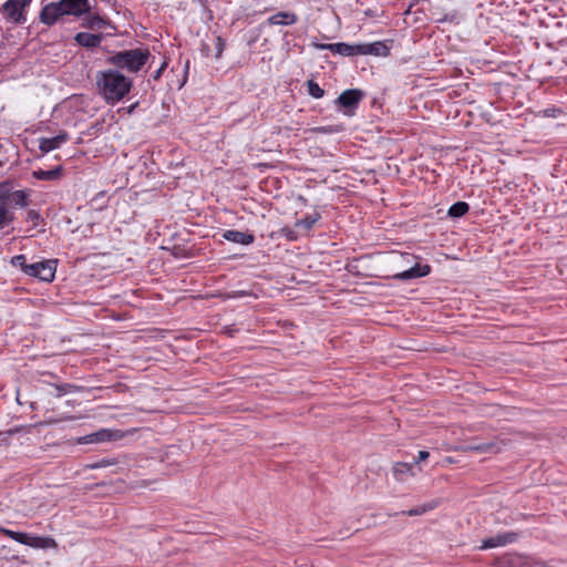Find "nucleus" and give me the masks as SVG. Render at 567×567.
<instances>
[{
    "label": "nucleus",
    "instance_id": "12",
    "mask_svg": "<svg viewBox=\"0 0 567 567\" xmlns=\"http://www.w3.org/2000/svg\"><path fill=\"white\" fill-rule=\"evenodd\" d=\"M518 538V534L515 532L499 533L493 537L483 540L481 549L494 548L498 546H505L514 543Z\"/></svg>",
    "mask_w": 567,
    "mask_h": 567
},
{
    "label": "nucleus",
    "instance_id": "10",
    "mask_svg": "<svg viewBox=\"0 0 567 567\" xmlns=\"http://www.w3.org/2000/svg\"><path fill=\"white\" fill-rule=\"evenodd\" d=\"M316 49L319 50H328L334 54H339L342 56H355L357 54V44H349L344 42L338 43H313Z\"/></svg>",
    "mask_w": 567,
    "mask_h": 567
},
{
    "label": "nucleus",
    "instance_id": "41",
    "mask_svg": "<svg viewBox=\"0 0 567 567\" xmlns=\"http://www.w3.org/2000/svg\"><path fill=\"white\" fill-rule=\"evenodd\" d=\"M202 52L204 55L208 56L209 55V45L207 43H203L202 44Z\"/></svg>",
    "mask_w": 567,
    "mask_h": 567
},
{
    "label": "nucleus",
    "instance_id": "5",
    "mask_svg": "<svg viewBox=\"0 0 567 567\" xmlns=\"http://www.w3.org/2000/svg\"><path fill=\"white\" fill-rule=\"evenodd\" d=\"M31 0H7L1 8L7 20L23 24L27 21L24 9L30 4Z\"/></svg>",
    "mask_w": 567,
    "mask_h": 567
},
{
    "label": "nucleus",
    "instance_id": "27",
    "mask_svg": "<svg viewBox=\"0 0 567 567\" xmlns=\"http://www.w3.org/2000/svg\"><path fill=\"white\" fill-rule=\"evenodd\" d=\"M436 506H437L436 502H431V503H426L424 505L414 507L412 509H409L406 512H402V514L408 515V516H419V515H423V514L434 509Z\"/></svg>",
    "mask_w": 567,
    "mask_h": 567
},
{
    "label": "nucleus",
    "instance_id": "42",
    "mask_svg": "<svg viewBox=\"0 0 567 567\" xmlns=\"http://www.w3.org/2000/svg\"><path fill=\"white\" fill-rule=\"evenodd\" d=\"M400 257H401V259H404L408 262L410 261L411 258H413V256L410 254H401Z\"/></svg>",
    "mask_w": 567,
    "mask_h": 567
},
{
    "label": "nucleus",
    "instance_id": "9",
    "mask_svg": "<svg viewBox=\"0 0 567 567\" xmlns=\"http://www.w3.org/2000/svg\"><path fill=\"white\" fill-rule=\"evenodd\" d=\"M388 42L392 43L393 41H375L372 43H362L357 44V54L358 55H374V56H388L390 55V47Z\"/></svg>",
    "mask_w": 567,
    "mask_h": 567
},
{
    "label": "nucleus",
    "instance_id": "22",
    "mask_svg": "<svg viewBox=\"0 0 567 567\" xmlns=\"http://www.w3.org/2000/svg\"><path fill=\"white\" fill-rule=\"evenodd\" d=\"M393 476L396 481H404L406 476H413V464L404 463V462H398L393 465L392 468Z\"/></svg>",
    "mask_w": 567,
    "mask_h": 567
},
{
    "label": "nucleus",
    "instance_id": "36",
    "mask_svg": "<svg viewBox=\"0 0 567 567\" xmlns=\"http://www.w3.org/2000/svg\"><path fill=\"white\" fill-rule=\"evenodd\" d=\"M281 234L285 235L286 238L289 239V240H296L297 239L296 233L292 229H290L289 227L281 228Z\"/></svg>",
    "mask_w": 567,
    "mask_h": 567
},
{
    "label": "nucleus",
    "instance_id": "32",
    "mask_svg": "<svg viewBox=\"0 0 567 567\" xmlns=\"http://www.w3.org/2000/svg\"><path fill=\"white\" fill-rule=\"evenodd\" d=\"M24 426H16L8 431H0V442H8V439L17 433H20Z\"/></svg>",
    "mask_w": 567,
    "mask_h": 567
},
{
    "label": "nucleus",
    "instance_id": "15",
    "mask_svg": "<svg viewBox=\"0 0 567 567\" xmlns=\"http://www.w3.org/2000/svg\"><path fill=\"white\" fill-rule=\"evenodd\" d=\"M68 140L69 134L66 132H61L54 137H42L40 138L39 148L42 153H49L60 147V145L65 143Z\"/></svg>",
    "mask_w": 567,
    "mask_h": 567
},
{
    "label": "nucleus",
    "instance_id": "13",
    "mask_svg": "<svg viewBox=\"0 0 567 567\" xmlns=\"http://www.w3.org/2000/svg\"><path fill=\"white\" fill-rule=\"evenodd\" d=\"M66 14L81 17L91 10L89 0H60Z\"/></svg>",
    "mask_w": 567,
    "mask_h": 567
},
{
    "label": "nucleus",
    "instance_id": "7",
    "mask_svg": "<svg viewBox=\"0 0 567 567\" xmlns=\"http://www.w3.org/2000/svg\"><path fill=\"white\" fill-rule=\"evenodd\" d=\"M0 188H2V190L7 193L4 196V206L7 209H9L10 205L18 206L21 208L27 207L29 205V190H13V185L9 181L1 183Z\"/></svg>",
    "mask_w": 567,
    "mask_h": 567
},
{
    "label": "nucleus",
    "instance_id": "31",
    "mask_svg": "<svg viewBox=\"0 0 567 567\" xmlns=\"http://www.w3.org/2000/svg\"><path fill=\"white\" fill-rule=\"evenodd\" d=\"M114 464H116L115 460L103 458V460H100L97 462H94V463L87 465V467L92 468V470H96V468H104V467H107V466H111Z\"/></svg>",
    "mask_w": 567,
    "mask_h": 567
},
{
    "label": "nucleus",
    "instance_id": "28",
    "mask_svg": "<svg viewBox=\"0 0 567 567\" xmlns=\"http://www.w3.org/2000/svg\"><path fill=\"white\" fill-rule=\"evenodd\" d=\"M308 93L315 99H321L324 95V90L313 80L307 82Z\"/></svg>",
    "mask_w": 567,
    "mask_h": 567
},
{
    "label": "nucleus",
    "instance_id": "20",
    "mask_svg": "<svg viewBox=\"0 0 567 567\" xmlns=\"http://www.w3.org/2000/svg\"><path fill=\"white\" fill-rule=\"evenodd\" d=\"M298 20L297 16L293 12H278L268 18V23L270 25H291L296 23Z\"/></svg>",
    "mask_w": 567,
    "mask_h": 567
},
{
    "label": "nucleus",
    "instance_id": "35",
    "mask_svg": "<svg viewBox=\"0 0 567 567\" xmlns=\"http://www.w3.org/2000/svg\"><path fill=\"white\" fill-rule=\"evenodd\" d=\"M40 218H41L40 214L34 209H30L27 214V219L29 221H32L34 226L38 225Z\"/></svg>",
    "mask_w": 567,
    "mask_h": 567
},
{
    "label": "nucleus",
    "instance_id": "2",
    "mask_svg": "<svg viewBox=\"0 0 567 567\" xmlns=\"http://www.w3.org/2000/svg\"><path fill=\"white\" fill-rule=\"evenodd\" d=\"M151 58L150 50L146 48H136L118 51L106 58L105 62L116 68V70H126L131 73H137L148 62Z\"/></svg>",
    "mask_w": 567,
    "mask_h": 567
},
{
    "label": "nucleus",
    "instance_id": "30",
    "mask_svg": "<svg viewBox=\"0 0 567 567\" xmlns=\"http://www.w3.org/2000/svg\"><path fill=\"white\" fill-rule=\"evenodd\" d=\"M11 264L14 266V267H19L21 268V270L25 274V270H28L27 267H29V262L27 261V257L24 255H17V256H13L12 259H11Z\"/></svg>",
    "mask_w": 567,
    "mask_h": 567
},
{
    "label": "nucleus",
    "instance_id": "40",
    "mask_svg": "<svg viewBox=\"0 0 567 567\" xmlns=\"http://www.w3.org/2000/svg\"><path fill=\"white\" fill-rule=\"evenodd\" d=\"M430 456V453L427 451H420L417 458L415 460V464L419 462L425 461Z\"/></svg>",
    "mask_w": 567,
    "mask_h": 567
},
{
    "label": "nucleus",
    "instance_id": "26",
    "mask_svg": "<svg viewBox=\"0 0 567 567\" xmlns=\"http://www.w3.org/2000/svg\"><path fill=\"white\" fill-rule=\"evenodd\" d=\"M321 218L317 212L306 215L303 218L296 221V227H302L306 230H311L313 225Z\"/></svg>",
    "mask_w": 567,
    "mask_h": 567
},
{
    "label": "nucleus",
    "instance_id": "6",
    "mask_svg": "<svg viewBox=\"0 0 567 567\" xmlns=\"http://www.w3.org/2000/svg\"><path fill=\"white\" fill-rule=\"evenodd\" d=\"M124 437L121 430L101 429L94 433L78 439V444H97L103 442L117 441Z\"/></svg>",
    "mask_w": 567,
    "mask_h": 567
},
{
    "label": "nucleus",
    "instance_id": "4",
    "mask_svg": "<svg viewBox=\"0 0 567 567\" xmlns=\"http://www.w3.org/2000/svg\"><path fill=\"white\" fill-rule=\"evenodd\" d=\"M364 93L359 89H349L343 91L334 101V103L343 110V114L352 116L359 107Z\"/></svg>",
    "mask_w": 567,
    "mask_h": 567
},
{
    "label": "nucleus",
    "instance_id": "23",
    "mask_svg": "<svg viewBox=\"0 0 567 567\" xmlns=\"http://www.w3.org/2000/svg\"><path fill=\"white\" fill-rule=\"evenodd\" d=\"M6 194L7 193L0 188V228L9 226L14 219L13 213L4 206Z\"/></svg>",
    "mask_w": 567,
    "mask_h": 567
},
{
    "label": "nucleus",
    "instance_id": "21",
    "mask_svg": "<svg viewBox=\"0 0 567 567\" xmlns=\"http://www.w3.org/2000/svg\"><path fill=\"white\" fill-rule=\"evenodd\" d=\"M109 24V21L99 14L86 13L82 21V27L91 30H101Z\"/></svg>",
    "mask_w": 567,
    "mask_h": 567
},
{
    "label": "nucleus",
    "instance_id": "3",
    "mask_svg": "<svg viewBox=\"0 0 567 567\" xmlns=\"http://www.w3.org/2000/svg\"><path fill=\"white\" fill-rule=\"evenodd\" d=\"M56 264L58 261L55 259L31 262L29 267H27L28 270H25V275L45 282H51L56 272Z\"/></svg>",
    "mask_w": 567,
    "mask_h": 567
},
{
    "label": "nucleus",
    "instance_id": "8",
    "mask_svg": "<svg viewBox=\"0 0 567 567\" xmlns=\"http://www.w3.org/2000/svg\"><path fill=\"white\" fill-rule=\"evenodd\" d=\"M65 14L64 7L58 1L45 4L40 11L39 19L43 24L51 27Z\"/></svg>",
    "mask_w": 567,
    "mask_h": 567
},
{
    "label": "nucleus",
    "instance_id": "1",
    "mask_svg": "<svg viewBox=\"0 0 567 567\" xmlns=\"http://www.w3.org/2000/svg\"><path fill=\"white\" fill-rule=\"evenodd\" d=\"M99 93L107 104L114 105L122 101L133 86L132 79L125 76L116 69L99 71L95 75Z\"/></svg>",
    "mask_w": 567,
    "mask_h": 567
},
{
    "label": "nucleus",
    "instance_id": "17",
    "mask_svg": "<svg viewBox=\"0 0 567 567\" xmlns=\"http://www.w3.org/2000/svg\"><path fill=\"white\" fill-rule=\"evenodd\" d=\"M223 238L244 246L250 245L255 241V236L250 233H244L235 229L226 230L223 234Z\"/></svg>",
    "mask_w": 567,
    "mask_h": 567
},
{
    "label": "nucleus",
    "instance_id": "29",
    "mask_svg": "<svg viewBox=\"0 0 567 567\" xmlns=\"http://www.w3.org/2000/svg\"><path fill=\"white\" fill-rule=\"evenodd\" d=\"M343 130L342 125H328L315 127L313 131L320 134H334L340 133Z\"/></svg>",
    "mask_w": 567,
    "mask_h": 567
},
{
    "label": "nucleus",
    "instance_id": "11",
    "mask_svg": "<svg viewBox=\"0 0 567 567\" xmlns=\"http://www.w3.org/2000/svg\"><path fill=\"white\" fill-rule=\"evenodd\" d=\"M430 272H431V266L430 265H427V264H424V265L415 264L413 267H411V268H409V269H406L404 271H401V272H398V274L393 275L392 278L395 279V280L408 281V280H411V279L425 277Z\"/></svg>",
    "mask_w": 567,
    "mask_h": 567
},
{
    "label": "nucleus",
    "instance_id": "34",
    "mask_svg": "<svg viewBox=\"0 0 567 567\" xmlns=\"http://www.w3.org/2000/svg\"><path fill=\"white\" fill-rule=\"evenodd\" d=\"M225 45H226L225 40L221 37L215 38L214 49H215V58L216 59H219L221 56Z\"/></svg>",
    "mask_w": 567,
    "mask_h": 567
},
{
    "label": "nucleus",
    "instance_id": "38",
    "mask_svg": "<svg viewBox=\"0 0 567 567\" xmlns=\"http://www.w3.org/2000/svg\"><path fill=\"white\" fill-rule=\"evenodd\" d=\"M167 66V62H163L162 65L152 74L153 80L157 81L162 76V73Z\"/></svg>",
    "mask_w": 567,
    "mask_h": 567
},
{
    "label": "nucleus",
    "instance_id": "24",
    "mask_svg": "<svg viewBox=\"0 0 567 567\" xmlns=\"http://www.w3.org/2000/svg\"><path fill=\"white\" fill-rule=\"evenodd\" d=\"M61 175H62L61 166H58V167H55L53 169H49V171L38 169V171L33 172V177L39 181H55V179L60 178Z\"/></svg>",
    "mask_w": 567,
    "mask_h": 567
},
{
    "label": "nucleus",
    "instance_id": "16",
    "mask_svg": "<svg viewBox=\"0 0 567 567\" xmlns=\"http://www.w3.org/2000/svg\"><path fill=\"white\" fill-rule=\"evenodd\" d=\"M103 38L104 37L102 33L94 34L89 32H79L75 34L74 40L81 47L86 49H95L100 47Z\"/></svg>",
    "mask_w": 567,
    "mask_h": 567
},
{
    "label": "nucleus",
    "instance_id": "19",
    "mask_svg": "<svg viewBox=\"0 0 567 567\" xmlns=\"http://www.w3.org/2000/svg\"><path fill=\"white\" fill-rule=\"evenodd\" d=\"M504 445H505V443L503 441L493 440V441L484 442V443H481V444H472L467 449L470 451H475V452H478V453H493V454H496V453H499L503 450Z\"/></svg>",
    "mask_w": 567,
    "mask_h": 567
},
{
    "label": "nucleus",
    "instance_id": "39",
    "mask_svg": "<svg viewBox=\"0 0 567 567\" xmlns=\"http://www.w3.org/2000/svg\"><path fill=\"white\" fill-rule=\"evenodd\" d=\"M0 534L14 540L17 532L4 528V527H0Z\"/></svg>",
    "mask_w": 567,
    "mask_h": 567
},
{
    "label": "nucleus",
    "instance_id": "33",
    "mask_svg": "<svg viewBox=\"0 0 567 567\" xmlns=\"http://www.w3.org/2000/svg\"><path fill=\"white\" fill-rule=\"evenodd\" d=\"M54 388L56 390L55 396L56 398H61L65 393H68V392L72 391L73 389H75V385L70 384V383H64V384H56V385H54Z\"/></svg>",
    "mask_w": 567,
    "mask_h": 567
},
{
    "label": "nucleus",
    "instance_id": "18",
    "mask_svg": "<svg viewBox=\"0 0 567 567\" xmlns=\"http://www.w3.org/2000/svg\"><path fill=\"white\" fill-rule=\"evenodd\" d=\"M28 542L29 543H27V546L35 549H49L58 547L56 542L50 536H35L29 534Z\"/></svg>",
    "mask_w": 567,
    "mask_h": 567
},
{
    "label": "nucleus",
    "instance_id": "14",
    "mask_svg": "<svg viewBox=\"0 0 567 567\" xmlns=\"http://www.w3.org/2000/svg\"><path fill=\"white\" fill-rule=\"evenodd\" d=\"M495 567H534L530 559L518 554H511L497 560Z\"/></svg>",
    "mask_w": 567,
    "mask_h": 567
},
{
    "label": "nucleus",
    "instance_id": "37",
    "mask_svg": "<svg viewBox=\"0 0 567 567\" xmlns=\"http://www.w3.org/2000/svg\"><path fill=\"white\" fill-rule=\"evenodd\" d=\"M28 537V533L17 532L14 540L22 545H27V543H29Z\"/></svg>",
    "mask_w": 567,
    "mask_h": 567
},
{
    "label": "nucleus",
    "instance_id": "25",
    "mask_svg": "<svg viewBox=\"0 0 567 567\" xmlns=\"http://www.w3.org/2000/svg\"><path fill=\"white\" fill-rule=\"evenodd\" d=\"M470 210V205L466 202H456L450 206L447 216L451 218H461Z\"/></svg>",
    "mask_w": 567,
    "mask_h": 567
}]
</instances>
